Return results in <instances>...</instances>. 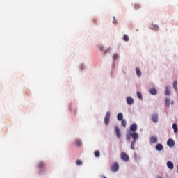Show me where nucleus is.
Here are the masks:
<instances>
[{
	"label": "nucleus",
	"mask_w": 178,
	"mask_h": 178,
	"mask_svg": "<svg viewBox=\"0 0 178 178\" xmlns=\"http://www.w3.org/2000/svg\"><path fill=\"white\" fill-rule=\"evenodd\" d=\"M134 8V9L137 10V9H140V8H141V6L139 4H135Z\"/></svg>",
	"instance_id": "nucleus-29"
},
{
	"label": "nucleus",
	"mask_w": 178,
	"mask_h": 178,
	"mask_svg": "<svg viewBox=\"0 0 178 178\" xmlns=\"http://www.w3.org/2000/svg\"><path fill=\"white\" fill-rule=\"evenodd\" d=\"M127 103L128 105H133V104H134V99L131 97H127Z\"/></svg>",
	"instance_id": "nucleus-6"
},
{
	"label": "nucleus",
	"mask_w": 178,
	"mask_h": 178,
	"mask_svg": "<svg viewBox=\"0 0 178 178\" xmlns=\"http://www.w3.org/2000/svg\"><path fill=\"white\" fill-rule=\"evenodd\" d=\"M167 145H168L170 148H173V147H175V140H173V139H168L167 141Z\"/></svg>",
	"instance_id": "nucleus-4"
},
{
	"label": "nucleus",
	"mask_w": 178,
	"mask_h": 178,
	"mask_svg": "<svg viewBox=\"0 0 178 178\" xmlns=\"http://www.w3.org/2000/svg\"><path fill=\"white\" fill-rule=\"evenodd\" d=\"M152 120L154 123H158V114L154 113L152 115Z\"/></svg>",
	"instance_id": "nucleus-7"
},
{
	"label": "nucleus",
	"mask_w": 178,
	"mask_h": 178,
	"mask_svg": "<svg viewBox=\"0 0 178 178\" xmlns=\"http://www.w3.org/2000/svg\"><path fill=\"white\" fill-rule=\"evenodd\" d=\"M115 132L118 138H120V137H122V135L120 134V129H119L118 127H115Z\"/></svg>",
	"instance_id": "nucleus-5"
},
{
	"label": "nucleus",
	"mask_w": 178,
	"mask_h": 178,
	"mask_svg": "<svg viewBox=\"0 0 178 178\" xmlns=\"http://www.w3.org/2000/svg\"><path fill=\"white\" fill-rule=\"evenodd\" d=\"M136 72L138 77H141V70H140V68L136 67Z\"/></svg>",
	"instance_id": "nucleus-16"
},
{
	"label": "nucleus",
	"mask_w": 178,
	"mask_h": 178,
	"mask_svg": "<svg viewBox=\"0 0 178 178\" xmlns=\"http://www.w3.org/2000/svg\"><path fill=\"white\" fill-rule=\"evenodd\" d=\"M149 93L152 95H156L158 94V90H156V89L152 88L149 90Z\"/></svg>",
	"instance_id": "nucleus-13"
},
{
	"label": "nucleus",
	"mask_w": 178,
	"mask_h": 178,
	"mask_svg": "<svg viewBox=\"0 0 178 178\" xmlns=\"http://www.w3.org/2000/svg\"><path fill=\"white\" fill-rule=\"evenodd\" d=\"M76 165L78 166H81V165H83V161H81V160H77L76 161Z\"/></svg>",
	"instance_id": "nucleus-27"
},
{
	"label": "nucleus",
	"mask_w": 178,
	"mask_h": 178,
	"mask_svg": "<svg viewBox=\"0 0 178 178\" xmlns=\"http://www.w3.org/2000/svg\"><path fill=\"white\" fill-rule=\"evenodd\" d=\"M99 49H100V51H104V46L99 45Z\"/></svg>",
	"instance_id": "nucleus-30"
},
{
	"label": "nucleus",
	"mask_w": 178,
	"mask_h": 178,
	"mask_svg": "<svg viewBox=\"0 0 178 178\" xmlns=\"http://www.w3.org/2000/svg\"><path fill=\"white\" fill-rule=\"evenodd\" d=\"M151 144H155V143H158V138L156 136H152L150 138Z\"/></svg>",
	"instance_id": "nucleus-11"
},
{
	"label": "nucleus",
	"mask_w": 178,
	"mask_h": 178,
	"mask_svg": "<svg viewBox=\"0 0 178 178\" xmlns=\"http://www.w3.org/2000/svg\"><path fill=\"white\" fill-rule=\"evenodd\" d=\"M130 130L133 133H136L137 131V124H133L130 126Z\"/></svg>",
	"instance_id": "nucleus-8"
},
{
	"label": "nucleus",
	"mask_w": 178,
	"mask_h": 178,
	"mask_svg": "<svg viewBox=\"0 0 178 178\" xmlns=\"http://www.w3.org/2000/svg\"><path fill=\"white\" fill-rule=\"evenodd\" d=\"M172 128L174 129V133H177L178 129H177V125L176 124H172Z\"/></svg>",
	"instance_id": "nucleus-20"
},
{
	"label": "nucleus",
	"mask_w": 178,
	"mask_h": 178,
	"mask_svg": "<svg viewBox=\"0 0 178 178\" xmlns=\"http://www.w3.org/2000/svg\"><path fill=\"white\" fill-rule=\"evenodd\" d=\"M167 167L168 168V169H170V170H173L175 165H173V163L172 161H168Z\"/></svg>",
	"instance_id": "nucleus-10"
},
{
	"label": "nucleus",
	"mask_w": 178,
	"mask_h": 178,
	"mask_svg": "<svg viewBox=\"0 0 178 178\" xmlns=\"http://www.w3.org/2000/svg\"><path fill=\"white\" fill-rule=\"evenodd\" d=\"M173 88L175 91H177V81L173 82Z\"/></svg>",
	"instance_id": "nucleus-19"
},
{
	"label": "nucleus",
	"mask_w": 178,
	"mask_h": 178,
	"mask_svg": "<svg viewBox=\"0 0 178 178\" xmlns=\"http://www.w3.org/2000/svg\"><path fill=\"white\" fill-rule=\"evenodd\" d=\"M151 30H154V31H158L159 30V26L158 25H153Z\"/></svg>",
	"instance_id": "nucleus-18"
},
{
	"label": "nucleus",
	"mask_w": 178,
	"mask_h": 178,
	"mask_svg": "<svg viewBox=\"0 0 178 178\" xmlns=\"http://www.w3.org/2000/svg\"><path fill=\"white\" fill-rule=\"evenodd\" d=\"M121 159H122V161H124L125 162H127V161H129V156L126 154V152H122L121 153Z\"/></svg>",
	"instance_id": "nucleus-3"
},
{
	"label": "nucleus",
	"mask_w": 178,
	"mask_h": 178,
	"mask_svg": "<svg viewBox=\"0 0 178 178\" xmlns=\"http://www.w3.org/2000/svg\"><path fill=\"white\" fill-rule=\"evenodd\" d=\"M100 156H101V153L99 152V151L96 150L95 152V156H96V158H99Z\"/></svg>",
	"instance_id": "nucleus-21"
},
{
	"label": "nucleus",
	"mask_w": 178,
	"mask_h": 178,
	"mask_svg": "<svg viewBox=\"0 0 178 178\" xmlns=\"http://www.w3.org/2000/svg\"><path fill=\"white\" fill-rule=\"evenodd\" d=\"M121 124L122 126H123V127H126L127 123L126 122V120H121Z\"/></svg>",
	"instance_id": "nucleus-23"
},
{
	"label": "nucleus",
	"mask_w": 178,
	"mask_h": 178,
	"mask_svg": "<svg viewBox=\"0 0 178 178\" xmlns=\"http://www.w3.org/2000/svg\"><path fill=\"white\" fill-rule=\"evenodd\" d=\"M103 178H107L106 177H104Z\"/></svg>",
	"instance_id": "nucleus-34"
},
{
	"label": "nucleus",
	"mask_w": 178,
	"mask_h": 178,
	"mask_svg": "<svg viewBox=\"0 0 178 178\" xmlns=\"http://www.w3.org/2000/svg\"><path fill=\"white\" fill-rule=\"evenodd\" d=\"M111 172H116L118 170H119V164L118 163H114L111 168Z\"/></svg>",
	"instance_id": "nucleus-2"
},
{
	"label": "nucleus",
	"mask_w": 178,
	"mask_h": 178,
	"mask_svg": "<svg viewBox=\"0 0 178 178\" xmlns=\"http://www.w3.org/2000/svg\"><path fill=\"white\" fill-rule=\"evenodd\" d=\"M131 137H132L134 141H136V140H138V134L136 133V132H133L132 134H131Z\"/></svg>",
	"instance_id": "nucleus-9"
},
{
	"label": "nucleus",
	"mask_w": 178,
	"mask_h": 178,
	"mask_svg": "<svg viewBox=\"0 0 178 178\" xmlns=\"http://www.w3.org/2000/svg\"><path fill=\"white\" fill-rule=\"evenodd\" d=\"M113 23H115V24H116V23H117V22H115V21H113Z\"/></svg>",
	"instance_id": "nucleus-32"
},
{
	"label": "nucleus",
	"mask_w": 178,
	"mask_h": 178,
	"mask_svg": "<svg viewBox=\"0 0 178 178\" xmlns=\"http://www.w3.org/2000/svg\"><path fill=\"white\" fill-rule=\"evenodd\" d=\"M165 94L166 95H170V91H169V88L166 87Z\"/></svg>",
	"instance_id": "nucleus-26"
},
{
	"label": "nucleus",
	"mask_w": 178,
	"mask_h": 178,
	"mask_svg": "<svg viewBox=\"0 0 178 178\" xmlns=\"http://www.w3.org/2000/svg\"><path fill=\"white\" fill-rule=\"evenodd\" d=\"M110 119H111V113L109 111H108L104 118V123H105L106 126H108L109 124Z\"/></svg>",
	"instance_id": "nucleus-1"
},
{
	"label": "nucleus",
	"mask_w": 178,
	"mask_h": 178,
	"mask_svg": "<svg viewBox=\"0 0 178 178\" xmlns=\"http://www.w3.org/2000/svg\"><path fill=\"white\" fill-rule=\"evenodd\" d=\"M117 119H118V120H119L120 122L121 120H123V113H119L118 114V115H117Z\"/></svg>",
	"instance_id": "nucleus-15"
},
{
	"label": "nucleus",
	"mask_w": 178,
	"mask_h": 178,
	"mask_svg": "<svg viewBox=\"0 0 178 178\" xmlns=\"http://www.w3.org/2000/svg\"><path fill=\"white\" fill-rule=\"evenodd\" d=\"M137 96H138V98H139V99H140V101L143 100V95L141 94V92H138Z\"/></svg>",
	"instance_id": "nucleus-25"
},
{
	"label": "nucleus",
	"mask_w": 178,
	"mask_h": 178,
	"mask_svg": "<svg viewBox=\"0 0 178 178\" xmlns=\"http://www.w3.org/2000/svg\"><path fill=\"white\" fill-rule=\"evenodd\" d=\"M104 54H106V51H105Z\"/></svg>",
	"instance_id": "nucleus-35"
},
{
	"label": "nucleus",
	"mask_w": 178,
	"mask_h": 178,
	"mask_svg": "<svg viewBox=\"0 0 178 178\" xmlns=\"http://www.w3.org/2000/svg\"><path fill=\"white\" fill-rule=\"evenodd\" d=\"M123 40H124V41L127 42L129 41V36L127 35H123Z\"/></svg>",
	"instance_id": "nucleus-24"
},
{
	"label": "nucleus",
	"mask_w": 178,
	"mask_h": 178,
	"mask_svg": "<svg viewBox=\"0 0 178 178\" xmlns=\"http://www.w3.org/2000/svg\"><path fill=\"white\" fill-rule=\"evenodd\" d=\"M135 144H136L135 140H133V141L131 142V148L132 149H134V150L135 149V148H134Z\"/></svg>",
	"instance_id": "nucleus-28"
},
{
	"label": "nucleus",
	"mask_w": 178,
	"mask_h": 178,
	"mask_svg": "<svg viewBox=\"0 0 178 178\" xmlns=\"http://www.w3.org/2000/svg\"><path fill=\"white\" fill-rule=\"evenodd\" d=\"M156 149L157 151H162V149H163V145H162V144L159 143L156 145Z\"/></svg>",
	"instance_id": "nucleus-12"
},
{
	"label": "nucleus",
	"mask_w": 178,
	"mask_h": 178,
	"mask_svg": "<svg viewBox=\"0 0 178 178\" xmlns=\"http://www.w3.org/2000/svg\"><path fill=\"white\" fill-rule=\"evenodd\" d=\"M38 168H39L40 169H42V168H45V163H44V162H42V161H40V162L38 163Z\"/></svg>",
	"instance_id": "nucleus-14"
},
{
	"label": "nucleus",
	"mask_w": 178,
	"mask_h": 178,
	"mask_svg": "<svg viewBox=\"0 0 178 178\" xmlns=\"http://www.w3.org/2000/svg\"><path fill=\"white\" fill-rule=\"evenodd\" d=\"M157 178H162V177H158Z\"/></svg>",
	"instance_id": "nucleus-33"
},
{
	"label": "nucleus",
	"mask_w": 178,
	"mask_h": 178,
	"mask_svg": "<svg viewBox=\"0 0 178 178\" xmlns=\"http://www.w3.org/2000/svg\"><path fill=\"white\" fill-rule=\"evenodd\" d=\"M113 58L114 60H116V59H118V54H114Z\"/></svg>",
	"instance_id": "nucleus-31"
},
{
	"label": "nucleus",
	"mask_w": 178,
	"mask_h": 178,
	"mask_svg": "<svg viewBox=\"0 0 178 178\" xmlns=\"http://www.w3.org/2000/svg\"><path fill=\"white\" fill-rule=\"evenodd\" d=\"M170 104V99L169 98H165V106H169Z\"/></svg>",
	"instance_id": "nucleus-22"
},
{
	"label": "nucleus",
	"mask_w": 178,
	"mask_h": 178,
	"mask_svg": "<svg viewBox=\"0 0 178 178\" xmlns=\"http://www.w3.org/2000/svg\"><path fill=\"white\" fill-rule=\"evenodd\" d=\"M75 143H76V145H77V147H81V145H82V144H83L81 143V140L79 139L76 140Z\"/></svg>",
	"instance_id": "nucleus-17"
}]
</instances>
